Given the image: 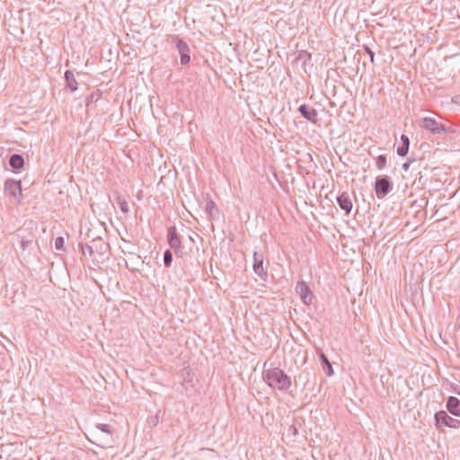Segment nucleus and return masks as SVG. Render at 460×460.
<instances>
[{
    "label": "nucleus",
    "mask_w": 460,
    "mask_h": 460,
    "mask_svg": "<svg viewBox=\"0 0 460 460\" xmlns=\"http://www.w3.org/2000/svg\"><path fill=\"white\" fill-rule=\"evenodd\" d=\"M322 358H323V362H325V364H327V361H329L323 354L322 355Z\"/></svg>",
    "instance_id": "obj_18"
},
{
    "label": "nucleus",
    "mask_w": 460,
    "mask_h": 460,
    "mask_svg": "<svg viewBox=\"0 0 460 460\" xmlns=\"http://www.w3.org/2000/svg\"><path fill=\"white\" fill-rule=\"evenodd\" d=\"M24 161L23 158L19 155H13L10 158V165L13 169H21L23 167Z\"/></svg>",
    "instance_id": "obj_11"
},
{
    "label": "nucleus",
    "mask_w": 460,
    "mask_h": 460,
    "mask_svg": "<svg viewBox=\"0 0 460 460\" xmlns=\"http://www.w3.org/2000/svg\"><path fill=\"white\" fill-rule=\"evenodd\" d=\"M326 365H327V368L329 369V376H332L333 374L332 367L329 361H327Z\"/></svg>",
    "instance_id": "obj_17"
},
{
    "label": "nucleus",
    "mask_w": 460,
    "mask_h": 460,
    "mask_svg": "<svg viewBox=\"0 0 460 460\" xmlns=\"http://www.w3.org/2000/svg\"><path fill=\"white\" fill-rule=\"evenodd\" d=\"M296 291L300 296L304 304L311 305L313 303L314 294L305 281L301 280L296 283Z\"/></svg>",
    "instance_id": "obj_4"
},
{
    "label": "nucleus",
    "mask_w": 460,
    "mask_h": 460,
    "mask_svg": "<svg viewBox=\"0 0 460 460\" xmlns=\"http://www.w3.org/2000/svg\"><path fill=\"white\" fill-rule=\"evenodd\" d=\"M322 358H323V362H325V364H327V361H329L323 354L322 355Z\"/></svg>",
    "instance_id": "obj_19"
},
{
    "label": "nucleus",
    "mask_w": 460,
    "mask_h": 460,
    "mask_svg": "<svg viewBox=\"0 0 460 460\" xmlns=\"http://www.w3.org/2000/svg\"><path fill=\"white\" fill-rule=\"evenodd\" d=\"M65 246V240L63 237H58L55 240V247L57 250H63Z\"/></svg>",
    "instance_id": "obj_12"
},
{
    "label": "nucleus",
    "mask_w": 460,
    "mask_h": 460,
    "mask_svg": "<svg viewBox=\"0 0 460 460\" xmlns=\"http://www.w3.org/2000/svg\"><path fill=\"white\" fill-rule=\"evenodd\" d=\"M299 111L303 114V116L308 120L312 121L313 123L317 122L318 114L314 109L309 108L306 105H301L299 107Z\"/></svg>",
    "instance_id": "obj_8"
},
{
    "label": "nucleus",
    "mask_w": 460,
    "mask_h": 460,
    "mask_svg": "<svg viewBox=\"0 0 460 460\" xmlns=\"http://www.w3.org/2000/svg\"><path fill=\"white\" fill-rule=\"evenodd\" d=\"M435 423L438 429L447 427L453 429H460V420L449 416L445 411L435 414Z\"/></svg>",
    "instance_id": "obj_2"
},
{
    "label": "nucleus",
    "mask_w": 460,
    "mask_h": 460,
    "mask_svg": "<svg viewBox=\"0 0 460 460\" xmlns=\"http://www.w3.org/2000/svg\"><path fill=\"white\" fill-rule=\"evenodd\" d=\"M375 190L377 198L383 199L390 190V182L385 178H379L376 180L375 184Z\"/></svg>",
    "instance_id": "obj_5"
},
{
    "label": "nucleus",
    "mask_w": 460,
    "mask_h": 460,
    "mask_svg": "<svg viewBox=\"0 0 460 460\" xmlns=\"http://www.w3.org/2000/svg\"><path fill=\"white\" fill-rule=\"evenodd\" d=\"M5 193L13 198L18 204L22 198V182L20 181L8 180L4 184Z\"/></svg>",
    "instance_id": "obj_3"
},
{
    "label": "nucleus",
    "mask_w": 460,
    "mask_h": 460,
    "mask_svg": "<svg viewBox=\"0 0 460 460\" xmlns=\"http://www.w3.org/2000/svg\"><path fill=\"white\" fill-rule=\"evenodd\" d=\"M171 237H170V244L172 248H177L179 246V240L177 237L173 236V234L171 233L170 234Z\"/></svg>",
    "instance_id": "obj_14"
},
{
    "label": "nucleus",
    "mask_w": 460,
    "mask_h": 460,
    "mask_svg": "<svg viewBox=\"0 0 460 460\" xmlns=\"http://www.w3.org/2000/svg\"><path fill=\"white\" fill-rule=\"evenodd\" d=\"M266 378L270 386L279 390H288L291 386L290 377L279 368L269 370Z\"/></svg>",
    "instance_id": "obj_1"
},
{
    "label": "nucleus",
    "mask_w": 460,
    "mask_h": 460,
    "mask_svg": "<svg viewBox=\"0 0 460 460\" xmlns=\"http://www.w3.org/2000/svg\"><path fill=\"white\" fill-rule=\"evenodd\" d=\"M422 127L432 133H438L442 129L441 125L432 117L422 119Z\"/></svg>",
    "instance_id": "obj_6"
},
{
    "label": "nucleus",
    "mask_w": 460,
    "mask_h": 460,
    "mask_svg": "<svg viewBox=\"0 0 460 460\" xmlns=\"http://www.w3.org/2000/svg\"><path fill=\"white\" fill-rule=\"evenodd\" d=\"M401 140L402 143V146L397 147V154L401 156H404L409 151L410 141L408 137L405 135H402Z\"/></svg>",
    "instance_id": "obj_10"
},
{
    "label": "nucleus",
    "mask_w": 460,
    "mask_h": 460,
    "mask_svg": "<svg viewBox=\"0 0 460 460\" xmlns=\"http://www.w3.org/2000/svg\"><path fill=\"white\" fill-rule=\"evenodd\" d=\"M181 58H189V56L185 55V54H181Z\"/></svg>",
    "instance_id": "obj_22"
},
{
    "label": "nucleus",
    "mask_w": 460,
    "mask_h": 460,
    "mask_svg": "<svg viewBox=\"0 0 460 460\" xmlns=\"http://www.w3.org/2000/svg\"><path fill=\"white\" fill-rule=\"evenodd\" d=\"M70 87H71V89H72L73 91H75V90L76 89V86H75V85H72V84H70Z\"/></svg>",
    "instance_id": "obj_21"
},
{
    "label": "nucleus",
    "mask_w": 460,
    "mask_h": 460,
    "mask_svg": "<svg viewBox=\"0 0 460 460\" xmlns=\"http://www.w3.org/2000/svg\"><path fill=\"white\" fill-rule=\"evenodd\" d=\"M70 75H71V73L68 71L66 73V77L67 80L69 79Z\"/></svg>",
    "instance_id": "obj_20"
},
{
    "label": "nucleus",
    "mask_w": 460,
    "mask_h": 460,
    "mask_svg": "<svg viewBox=\"0 0 460 460\" xmlns=\"http://www.w3.org/2000/svg\"><path fill=\"white\" fill-rule=\"evenodd\" d=\"M337 200L341 208L343 209L346 214H349L351 211L353 204L349 194L342 193L340 197H338Z\"/></svg>",
    "instance_id": "obj_7"
},
{
    "label": "nucleus",
    "mask_w": 460,
    "mask_h": 460,
    "mask_svg": "<svg viewBox=\"0 0 460 460\" xmlns=\"http://www.w3.org/2000/svg\"><path fill=\"white\" fill-rule=\"evenodd\" d=\"M386 164V158L384 155H379L376 161V164L379 169H382Z\"/></svg>",
    "instance_id": "obj_13"
},
{
    "label": "nucleus",
    "mask_w": 460,
    "mask_h": 460,
    "mask_svg": "<svg viewBox=\"0 0 460 460\" xmlns=\"http://www.w3.org/2000/svg\"><path fill=\"white\" fill-rule=\"evenodd\" d=\"M172 253L169 251H166L164 252V263L168 266L172 262Z\"/></svg>",
    "instance_id": "obj_15"
},
{
    "label": "nucleus",
    "mask_w": 460,
    "mask_h": 460,
    "mask_svg": "<svg viewBox=\"0 0 460 460\" xmlns=\"http://www.w3.org/2000/svg\"><path fill=\"white\" fill-rule=\"evenodd\" d=\"M262 261H259L258 263H255L254 265V270L256 273L261 274V271L262 270Z\"/></svg>",
    "instance_id": "obj_16"
},
{
    "label": "nucleus",
    "mask_w": 460,
    "mask_h": 460,
    "mask_svg": "<svg viewBox=\"0 0 460 460\" xmlns=\"http://www.w3.org/2000/svg\"><path fill=\"white\" fill-rule=\"evenodd\" d=\"M447 408L451 414L456 417H460V401L456 397H449L447 403Z\"/></svg>",
    "instance_id": "obj_9"
}]
</instances>
